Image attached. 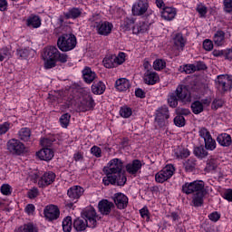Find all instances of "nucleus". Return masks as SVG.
Masks as SVG:
<instances>
[{"mask_svg":"<svg viewBox=\"0 0 232 232\" xmlns=\"http://www.w3.org/2000/svg\"><path fill=\"white\" fill-rule=\"evenodd\" d=\"M77 46V37L73 34H63L57 40V47L61 52H72Z\"/></svg>","mask_w":232,"mask_h":232,"instance_id":"obj_1","label":"nucleus"},{"mask_svg":"<svg viewBox=\"0 0 232 232\" xmlns=\"http://www.w3.org/2000/svg\"><path fill=\"white\" fill-rule=\"evenodd\" d=\"M98 18H99V14L90 18L92 28H96V32L97 34H99V35H104V36L110 35L111 34L113 24H111V23L110 22L102 21Z\"/></svg>","mask_w":232,"mask_h":232,"instance_id":"obj_2","label":"nucleus"},{"mask_svg":"<svg viewBox=\"0 0 232 232\" xmlns=\"http://www.w3.org/2000/svg\"><path fill=\"white\" fill-rule=\"evenodd\" d=\"M204 181L195 180L192 182H187L182 185V192L185 195H191L192 193H203L204 191Z\"/></svg>","mask_w":232,"mask_h":232,"instance_id":"obj_3","label":"nucleus"},{"mask_svg":"<svg viewBox=\"0 0 232 232\" xmlns=\"http://www.w3.org/2000/svg\"><path fill=\"white\" fill-rule=\"evenodd\" d=\"M122 160L120 159L111 160L107 167L103 168V172L105 173V177H111L113 175H117V173L122 172Z\"/></svg>","mask_w":232,"mask_h":232,"instance_id":"obj_4","label":"nucleus"},{"mask_svg":"<svg viewBox=\"0 0 232 232\" xmlns=\"http://www.w3.org/2000/svg\"><path fill=\"white\" fill-rule=\"evenodd\" d=\"M6 148L11 155H23V153H26L24 143L21 142L19 140H9L6 143Z\"/></svg>","mask_w":232,"mask_h":232,"instance_id":"obj_5","label":"nucleus"},{"mask_svg":"<svg viewBox=\"0 0 232 232\" xmlns=\"http://www.w3.org/2000/svg\"><path fill=\"white\" fill-rule=\"evenodd\" d=\"M127 180L128 179L122 172H119L109 177H103L102 179L104 186H110V184L112 186H124Z\"/></svg>","mask_w":232,"mask_h":232,"instance_id":"obj_6","label":"nucleus"},{"mask_svg":"<svg viewBox=\"0 0 232 232\" xmlns=\"http://www.w3.org/2000/svg\"><path fill=\"white\" fill-rule=\"evenodd\" d=\"M175 173V167L173 165H167L163 169L155 175L156 182L163 184L166 180H169Z\"/></svg>","mask_w":232,"mask_h":232,"instance_id":"obj_7","label":"nucleus"},{"mask_svg":"<svg viewBox=\"0 0 232 232\" xmlns=\"http://www.w3.org/2000/svg\"><path fill=\"white\" fill-rule=\"evenodd\" d=\"M168 119H169V109L168 106L163 105L156 111L155 121L160 128H164L167 124L166 121H168Z\"/></svg>","mask_w":232,"mask_h":232,"instance_id":"obj_8","label":"nucleus"},{"mask_svg":"<svg viewBox=\"0 0 232 232\" xmlns=\"http://www.w3.org/2000/svg\"><path fill=\"white\" fill-rule=\"evenodd\" d=\"M216 84L221 92H229L232 87L231 77L228 74L218 75L216 80Z\"/></svg>","mask_w":232,"mask_h":232,"instance_id":"obj_9","label":"nucleus"},{"mask_svg":"<svg viewBox=\"0 0 232 232\" xmlns=\"http://www.w3.org/2000/svg\"><path fill=\"white\" fill-rule=\"evenodd\" d=\"M44 215L46 220L53 222V220H57L61 217V210L56 205L51 204L44 208Z\"/></svg>","mask_w":232,"mask_h":232,"instance_id":"obj_10","label":"nucleus"},{"mask_svg":"<svg viewBox=\"0 0 232 232\" xmlns=\"http://www.w3.org/2000/svg\"><path fill=\"white\" fill-rule=\"evenodd\" d=\"M82 216L89 223V227H97V218H99V217L97 216V212L93 207L85 208L82 211Z\"/></svg>","mask_w":232,"mask_h":232,"instance_id":"obj_11","label":"nucleus"},{"mask_svg":"<svg viewBox=\"0 0 232 232\" xmlns=\"http://www.w3.org/2000/svg\"><path fill=\"white\" fill-rule=\"evenodd\" d=\"M174 93L179 101H182V102H191V94L185 85H179Z\"/></svg>","mask_w":232,"mask_h":232,"instance_id":"obj_12","label":"nucleus"},{"mask_svg":"<svg viewBox=\"0 0 232 232\" xmlns=\"http://www.w3.org/2000/svg\"><path fill=\"white\" fill-rule=\"evenodd\" d=\"M42 57L44 61H45V70H51V68H55V66H57V62L55 61L53 55L51 54V51L48 47H45L44 49V53L42 54Z\"/></svg>","mask_w":232,"mask_h":232,"instance_id":"obj_13","label":"nucleus"},{"mask_svg":"<svg viewBox=\"0 0 232 232\" xmlns=\"http://www.w3.org/2000/svg\"><path fill=\"white\" fill-rule=\"evenodd\" d=\"M82 195H84V188L79 185L72 186L67 190V196L74 203H77Z\"/></svg>","mask_w":232,"mask_h":232,"instance_id":"obj_14","label":"nucleus"},{"mask_svg":"<svg viewBox=\"0 0 232 232\" xmlns=\"http://www.w3.org/2000/svg\"><path fill=\"white\" fill-rule=\"evenodd\" d=\"M93 108H95V101L91 95L84 97L78 104L79 111H90Z\"/></svg>","mask_w":232,"mask_h":232,"instance_id":"obj_15","label":"nucleus"},{"mask_svg":"<svg viewBox=\"0 0 232 232\" xmlns=\"http://www.w3.org/2000/svg\"><path fill=\"white\" fill-rule=\"evenodd\" d=\"M47 48H49V51L51 52L50 54L54 57L56 63H61L62 64L68 63V59H70L68 54L61 53L55 46H49Z\"/></svg>","mask_w":232,"mask_h":232,"instance_id":"obj_16","label":"nucleus"},{"mask_svg":"<svg viewBox=\"0 0 232 232\" xmlns=\"http://www.w3.org/2000/svg\"><path fill=\"white\" fill-rule=\"evenodd\" d=\"M112 200L118 209H126V208H128V196L123 193H115L112 197Z\"/></svg>","mask_w":232,"mask_h":232,"instance_id":"obj_17","label":"nucleus"},{"mask_svg":"<svg viewBox=\"0 0 232 232\" xmlns=\"http://www.w3.org/2000/svg\"><path fill=\"white\" fill-rule=\"evenodd\" d=\"M55 182V173L52 171L44 172V175L38 180L39 188H46L50 186V184H53Z\"/></svg>","mask_w":232,"mask_h":232,"instance_id":"obj_18","label":"nucleus"},{"mask_svg":"<svg viewBox=\"0 0 232 232\" xmlns=\"http://www.w3.org/2000/svg\"><path fill=\"white\" fill-rule=\"evenodd\" d=\"M149 4L146 1L139 0L132 6V14L133 15H144L146 12H148Z\"/></svg>","mask_w":232,"mask_h":232,"instance_id":"obj_19","label":"nucleus"},{"mask_svg":"<svg viewBox=\"0 0 232 232\" xmlns=\"http://www.w3.org/2000/svg\"><path fill=\"white\" fill-rule=\"evenodd\" d=\"M113 208H115V204L108 199H102L98 203V209L102 215H110Z\"/></svg>","mask_w":232,"mask_h":232,"instance_id":"obj_20","label":"nucleus"},{"mask_svg":"<svg viewBox=\"0 0 232 232\" xmlns=\"http://www.w3.org/2000/svg\"><path fill=\"white\" fill-rule=\"evenodd\" d=\"M143 81L145 84H148L149 86H153L156 82H159L160 81V77L159 76V73L153 71H146L143 75Z\"/></svg>","mask_w":232,"mask_h":232,"instance_id":"obj_21","label":"nucleus"},{"mask_svg":"<svg viewBox=\"0 0 232 232\" xmlns=\"http://www.w3.org/2000/svg\"><path fill=\"white\" fill-rule=\"evenodd\" d=\"M73 227L77 232L86 231V227H90V223L84 218H77L73 220Z\"/></svg>","mask_w":232,"mask_h":232,"instance_id":"obj_22","label":"nucleus"},{"mask_svg":"<svg viewBox=\"0 0 232 232\" xmlns=\"http://www.w3.org/2000/svg\"><path fill=\"white\" fill-rule=\"evenodd\" d=\"M82 73L83 81L87 84H92V82H93V81H95V79L97 77V73H95V72L92 71V68H90V67H85L82 71Z\"/></svg>","mask_w":232,"mask_h":232,"instance_id":"obj_23","label":"nucleus"},{"mask_svg":"<svg viewBox=\"0 0 232 232\" xmlns=\"http://www.w3.org/2000/svg\"><path fill=\"white\" fill-rule=\"evenodd\" d=\"M54 153L50 148H44L38 152H36V157L40 159V160H52L53 159Z\"/></svg>","mask_w":232,"mask_h":232,"instance_id":"obj_24","label":"nucleus"},{"mask_svg":"<svg viewBox=\"0 0 232 232\" xmlns=\"http://www.w3.org/2000/svg\"><path fill=\"white\" fill-rule=\"evenodd\" d=\"M142 168V162L139 160H132L131 163L127 164L126 170L130 175H137L139 170Z\"/></svg>","mask_w":232,"mask_h":232,"instance_id":"obj_25","label":"nucleus"},{"mask_svg":"<svg viewBox=\"0 0 232 232\" xmlns=\"http://www.w3.org/2000/svg\"><path fill=\"white\" fill-rule=\"evenodd\" d=\"M217 140L219 145L223 146V148H229V146L232 144L231 135L227 133L219 134Z\"/></svg>","mask_w":232,"mask_h":232,"instance_id":"obj_26","label":"nucleus"},{"mask_svg":"<svg viewBox=\"0 0 232 232\" xmlns=\"http://www.w3.org/2000/svg\"><path fill=\"white\" fill-rule=\"evenodd\" d=\"M175 15H177V10L172 7H165L161 12V17L165 21H172V19H175Z\"/></svg>","mask_w":232,"mask_h":232,"instance_id":"obj_27","label":"nucleus"},{"mask_svg":"<svg viewBox=\"0 0 232 232\" xmlns=\"http://www.w3.org/2000/svg\"><path fill=\"white\" fill-rule=\"evenodd\" d=\"M81 15H82V9L79 7H72L67 13H64L66 19H79Z\"/></svg>","mask_w":232,"mask_h":232,"instance_id":"obj_28","label":"nucleus"},{"mask_svg":"<svg viewBox=\"0 0 232 232\" xmlns=\"http://www.w3.org/2000/svg\"><path fill=\"white\" fill-rule=\"evenodd\" d=\"M26 24L29 28H39L41 26V17L31 14L26 20Z\"/></svg>","mask_w":232,"mask_h":232,"instance_id":"obj_29","label":"nucleus"},{"mask_svg":"<svg viewBox=\"0 0 232 232\" xmlns=\"http://www.w3.org/2000/svg\"><path fill=\"white\" fill-rule=\"evenodd\" d=\"M150 30V24L148 22L140 23L132 27V34L138 35V34H146Z\"/></svg>","mask_w":232,"mask_h":232,"instance_id":"obj_30","label":"nucleus"},{"mask_svg":"<svg viewBox=\"0 0 232 232\" xmlns=\"http://www.w3.org/2000/svg\"><path fill=\"white\" fill-rule=\"evenodd\" d=\"M115 88L119 92H126V90L130 89V81L126 78H120L115 82Z\"/></svg>","mask_w":232,"mask_h":232,"instance_id":"obj_31","label":"nucleus"},{"mask_svg":"<svg viewBox=\"0 0 232 232\" xmlns=\"http://www.w3.org/2000/svg\"><path fill=\"white\" fill-rule=\"evenodd\" d=\"M92 92L94 95H102L106 92V85L102 82H98L92 85Z\"/></svg>","mask_w":232,"mask_h":232,"instance_id":"obj_32","label":"nucleus"},{"mask_svg":"<svg viewBox=\"0 0 232 232\" xmlns=\"http://www.w3.org/2000/svg\"><path fill=\"white\" fill-rule=\"evenodd\" d=\"M190 154L191 152H189V150L185 149L183 147H178L174 150V155L176 159H188V157H189Z\"/></svg>","mask_w":232,"mask_h":232,"instance_id":"obj_33","label":"nucleus"},{"mask_svg":"<svg viewBox=\"0 0 232 232\" xmlns=\"http://www.w3.org/2000/svg\"><path fill=\"white\" fill-rule=\"evenodd\" d=\"M206 195V191L198 192L194 195L192 198V203L195 208H200L204 204V196Z\"/></svg>","mask_w":232,"mask_h":232,"instance_id":"obj_34","label":"nucleus"},{"mask_svg":"<svg viewBox=\"0 0 232 232\" xmlns=\"http://www.w3.org/2000/svg\"><path fill=\"white\" fill-rule=\"evenodd\" d=\"M18 137L20 140L28 142L30 140V137H32V130L29 128H22L18 132Z\"/></svg>","mask_w":232,"mask_h":232,"instance_id":"obj_35","label":"nucleus"},{"mask_svg":"<svg viewBox=\"0 0 232 232\" xmlns=\"http://www.w3.org/2000/svg\"><path fill=\"white\" fill-rule=\"evenodd\" d=\"M218 168V160L217 159H209L207 160V165L205 167V171L207 173H211Z\"/></svg>","mask_w":232,"mask_h":232,"instance_id":"obj_36","label":"nucleus"},{"mask_svg":"<svg viewBox=\"0 0 232 232\" xmlns=\"http://www.w3.org/2000/svg\"><path fill=\"white\" fill-rule=\"evenodd\" d=\"M103 66H105V68H117L118 65L115 60V55L106 56L103 59Z\"/></svg>","mask_w":232,"mask_h":232,"instance_id":"obj_37","label":"nucleus"},{"mask_svg":"<svg viewBox=\"0 0 232 232\" xmlns=\"http://www.w3.org/2000/svg\"><path fill=\"white\" fill-rule=\"evenodd\" d=\"M194 155L195 157H198V159H206L208 157V149H205L203 145L199 147L194 148Z\"/></svg>","mask_w":232,"mask_h":232,"instance_id":"obj_38","label":"nucleus"},{"mask_svg":"<svg viewBox=\"0 0 232 232\" xmlns=\"http://www.w3.org/2000/svg\"><path fill=\"white\" fill-rule=\"evenodd\" d=\"M191 111L194 115H199V113H202L204 111V105H202V102L200 101H195L191 103Z\"/></svg>","mask_w":232,"mask_h":232,"instance_id":"obj_39","label":"nucleus"},{"mask_svg":"<svg viewBox=\"0 0 232 232\" xmlns=\"http://www.w3.org/2000/svg\"><path fill=\"white\" fill-rule=\"evenodd\" d=\"M14 232H39V230L34 224L27 223L18 227Z\"/></svg>","mask_w":232,"mask_h":232,"instance_id":"obj_40","label":"nucleus"},{"mask_svg":"<svg viewBox=\"0 0 232 232\" xmlns=\"http://www.w3.org/2000/svg\"><path fill=\"white\" fill-rule=\"evenodd\" d=\"M174 44L178 48V50H179V48L181 50L184 49V47L186 46V42L184 41V36H182V34H177L175 35Z\"/></svg>","mask_w":232,"mask_h":232,"instance_id":"obj_41","label":"nucleus"},{"mask_svg":"<svg viewBox=\"0 0 232 232\" xmlns=\"http://www.w3.org/2000/svg\"><path fill=\"white\" fill-rule=\"evenodd\" d=\"M133 24H135V20L133 18H125L121 24V28L123 32H128V30L133 28Z\"/></svg>","mask_w":232,"mask_h":232,"instance_id":"obj_42","label":"nucleus"},{"mask_svg":"<svg viewBox=\"0 0 232 232\" xmlns=\"http://www.w3.org/2000/svg\"><path fill=\"white\" fill-rule=\"evenodd\" d=\"M184 168L188 173L195 171V168H197V160L193 158L188 159L187 161H185Z\"/></svg>","mask_w":232,"mask_h":232,"instance_id":"obj_43","label":"nucleus"},{"mask_svg":"<svg viewBox=\"0 0 232 232\" xmlns=\"http://www.w3.org/2000/svg\"><path fill=\"white\" fill-rule=\"evenodd\" d=\"M73 226V223L72 221V217L67 216L63 220V230L64 232H72V227Z\"/></svg>","mask_w":232,"mask_h":232,"instance_id":"obj_44","label":"nucleus"},{"mask_svg":"<svg viewBox=\"0 0 232 232\" xmlns=\"http://www.w3.org/2000/svg\"><path fill=\"white\" fill-rule=\"evenodd\" d=\"M226 37V34L224 31H218L214 35V43L217 46H222L224 44V39Z\"/></svg>","mask_w":232,"mask_h":232,"instance_id":"obj_45","label":"nucleus"},{"mask_svg":"<svg viewBox=\"0 0 232 232\" xmlns=\"http://www.w3.org/2000/svg\"><path fill=\"white\" fill-rule=\"evenodd\" d=\"M205 148L206 150H208L209 151H213V150L217 149V141L213 140V137L207 138L205 140Z\"/></svg>","mask_w":232,"mask_h":232,"instance_id":"obj_46","label":"nucleus"},{"mask_svg":"<svg viewBox=\"0 0 232 232\" xmlns=\"http://www.w3.org/2000/svg\"><path fill=\"white\" fill-rule=\"evenodd\" d=\"M168 103L170 108H177L179 106V98L175 92H171L168 98Z\"/></svg>","mask_w":232,"mask_h":232,"instance_id":"obj_47","label":"nucleus"},{"mask_svg":"<svg viewBox=\"0 0 232 232\" xmlns=\"http://www.w3.org/2000/svg\"><path fill=\"white\" fill-rule=\"evenodd\" d=\"M166 68V61L163 59H157L153 63V69L156 70V72H160V70H164Z\"/></svg>","mask_w":232,"mask_h":232,"instance_id":"obj_48","label":"nucleus"},{"mask_svg":"<svg viewBox=\"0 0 232 232\" xmlns=\"http://www.w3.org/2000/svg\"><path fill=\"white\" fill-rule=\"evenodd\" d=\"M70 119H72V115L70 113H64L60 118V124L62 128H68L70 124Z\"/></svg>","mask_w":232,"mask_h":232,"instance_id":"obj_49","label":"nucleus"},{"mask_svg":"<svg viewBox=\"0 0 232 232\" xmlns=\"http://www.w3.org/2000/svg\"><path fill=\"white\" fill-rule=\"evenodd\" d=\"M133 111H131V108L128 106H123L120 110V115L121 117H123V119H129V117H131V114Z\"/></svg>","mask_w":232,"mask_h":232,"instance_id":"obj_50","label":"nucleus"},{"mask_svg":"<svg viewBox=\"0 0 232 232\" xmlns=\"http://www.w3.org/2000/svg\"><path fill=\"white\" fill-rule=\"evenodd\" d=\"M198 135L201 139L207 140V139H209L211 137V132H209V130L206 127H201L198 130Z\"/></svg>","mask_w":232,"mask_h":232,"instance_id":"obj_51","label":"nucleus"},{"mask_svg":"<svg viewBox=\"0 0 232 232\" xmlns=\"http://www.w3.org/2000/svg\"><path fill=\"white\" fill-rule=\"evenodd\" d=\"M174 124L175 126H178V128H183V126H186V119L184 116L178 115L174 118Z\"/></svg>","mask_w":232,"mask_h":232,"instance_id":"obj_52","label":"nucleus"},{"mask_svg":"<svg viewBox=\"0 0 232 232\" xmlns=\"http://www.w3.org/2000/svg\"><path fill=\"white\" fill-rule=\"evenodd\" d=\"M53 142H55V139L44 138L40 140L41 146H43V148H50Z\"/></svg>","mask_w":232,"mask_h":232,"instance_id":"obj_53","label":"nucleus"},{"mask_svg":"<svg viewBox=\"0 0 232 232\" xmlns=\"http://www.w3.org/2000/svg\"><path fill=\"white\" fill-rule=\"evenodd\" d=\"M0 55L3 61H5V59H10V57H12V53L10 52L9 48L4 47L0 49Z\"/></svg>","mask_w":232,"mask_h":232,"instance_id":"obj_54","label":"nucleus"},{"mask_svg":"<svg viewBox=\"0 0 232 232\" xmlns=\"http://www.w3.org/2000/svg\"><path fill=\"white\" fill-rule=\"evenodd\" d=\"M175 111L176 114L180 115L181 117H188V115H191V111H189V109L178 107Z\"/></svg>","mask_w":232,"mask_h":232,"instance_id":"obj_55","label":"nucleus"},{"mask_svg":"<svg viewBox=\"0 0 232 232\" xmlns=\"http://www.w3.org/2000/svg\"><path fill=\"white\" fill-rule=\"evenodd\" d=\"M224 106V101L222 99H215L212 102L211 108L212 110H218V108H222Z\"/></svg>","mask_w":232,"mask_h":232,"instance_id":"obj_56","label":"nucleus"},{"mask_svg":"<svg viewBox=\"0 0 232 232\" xmlns=\"http://www.w3.org/2000/svg\"><path fill=\"white\" fill-rule=\"evenodd\" d=\"M114 60L116 61L117 65H121L126 61V53H120L118 56L114 55Z\"/></svg>","mask_w":232,"mask_h":232,"instance_id":"obj_57","label":"nucleus"},{"mask_svg":"<svg viewBox=\"0 0 232 232\" xmlns=\"http://www.w3.org/2000/svg\"><path fill=\"white\" fill-rule=\"evenodd\" d=\"M17 55L20 57V59H28V56L30 55V51L28 49L17 50Z\"/></svg>","mask_w":232,"mask_h":232,"instance_id":"obj_58","label":"nucleus"},{"mask_svg":"<svg viewBox=\"0 0 232 232\" xmlns=\"http://www.w3.org/2000/svg\"><path fill=\"white\" fill-rule=\"evenodd\" d=\"M223 5H224L225 12H227V14H231V12H232V0H224Z\"/></svg>","mask_w":232,"mask_h":232,"instance_id":"obj_59","label":"nucleus"},{"mask_svg":"<svg viewBox=\"0 0 232 232\" xmlns=\"http://www.w3.org/2000/svg\"><path fill=\"white\" fill-rule=\"evenodd\" d=\"M29 198H37L39 197V189L37 188H33L27 193Z\"/></svg>","mask_w":232,"mask_h":232,"instance_id":"obj_60","label":"nucleus"},{"mask_svg":"<svg viewBox=\"0 0 232 232\" xmlns=\"http://www.w3.org/2000/svg\"><path fill=\"white\" fill-rule=\"evenodd\" d=\"M196 10L199 14L200 17H205L206 14H208V7H206V5H198Z\"/></svg>","mask_w":232,"mask_h":232,"instance_id":"obj_61","label":"nucleus"},{"mask_svg":"<svg viewBox=\"0 0 232 232\" xmlns=\"http://www.w3.org/2000/svg\"><path fill=\"white\" fill-rule=\"evenodd\" d=\"M10 188L11 187L8 184L2 185L0 188L2 195H6V196L12 195V191L10 190Z\"/></svg>","mask_w":232,"mask_h":232,"instance_id":"obj_62","label":"nucleus"},{"mask_svg":"<svg viewBox=\"0 0 232 232\" xmlns=\"http://www.w3.org/2000/svg\"><path fill=\"white\" fill-rule=\"evenodd\" d=\"M91 153L92 155H94V157L100 158L102 156V150H101V148L97 147V146H93L91 149Z\"/></svg>","mask_w":232,"mask_h":232,"instance_id":"obj_63","label":"nucleus"},{"mask_svg":"<svg viewBox=\"0 0 232 232\" xmlns=\"http://www.w3.org/2000/svg\"><path fill=\"white\" fill-rule=\"evenodd\" d=\"M203 48L207 52H211V50H213V42L211 40H208V39L205 40L203 42Z\"/></svg>","mask_w":232,"mask_h":232,"instance_id":"obj_64","label":"nucleus"}]
</instances>
